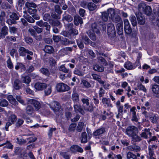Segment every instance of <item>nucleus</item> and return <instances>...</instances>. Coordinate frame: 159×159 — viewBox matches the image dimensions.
I'll list each match as a JSON object with an SVG mask.
<instances>
[{
    "label": "nucleus",
    "mask_w": 159,
    "mask_h": 159,
    "mask_svg": "<svg viewBox=\"0 0 159 159\" xmlns=\"http://www.w3.org/2000/svg\"><path fill=\"white\" fill-rule=\"evenodd\" d=\"M2 27L0 32V39L2 37L3 38L8 34V27L5 25V23L1 22L0 23V28Z\"/></svg>",
    "instance_id": "nucleus-8"
},
{
    "label": "nucleus",
    "mask_w": 159,
    "mask_h": 159,
    "mask_svg": "<svg viewBox=\"0 0 159 159\" xmlns=\"http://www.w3.org/2000/svg\"><path fill=\"white\" fill-rule=\"evenodd\" d=\"M138 23L140 25H143L145 22V17L139 15L137 16Z\"/></svg>",
    "instance_id": "nucleus-31"
},
{
    "label": "nucleus",
    "mask_w": 159,
    "mask_h": 159,
    "mask_svg": "<svg viewBox=\"0 0 159 159\" xmlns=\"http://www.w3.org/2000/svg\"><path fill=\"white\" fill-rule=\"evenodd\" d=\"M107 34L111 37L116 36V32L114 25L112 23H108L107 27Z\"/></svg>",
    "instance_id": "nucleus-6"
},
{
    "label": "nucleus",
    "mask_w": 159,
    "mask_h": 159,
    "mask_svg": "<svg viewBox=\"0 0 159 159\" xmlns=\"http://www.w3.org/2000/svg\"><path fill=\"white\" fill-rule=\"evenodd\" d=\"M7 99L9 102L15 106L18 105V102L16 100V99L13 97L12 95H9L8 96Z\"/></svg>",
    "instance_id": "nucleus-26"
},
{
    "label": "nucleus",
    "mask_w": 159,
    "mask_h": 159,
    "mask_svg": "<svg viewBox=\"0 0 159 159\" xmlns=\"http://www.w3.org/2000/svg\"><path fill=\"white\" fill-rule=\"evenodd\" d=\"M28 102L30 104H32L34 107L36 111L38 110L41 107V104L38 100L31 99L28 100Z\"/></svg>",
    "instance_id": "nucleus-9"
},
{
    "label": "nucleus",
    "mask_w": 159,
    "mask_h": 159,
    "mask_svg": "<svg viewBox=\"0 0 159 159\" xmlns=\"http://www.w3.org/2000/svg\"><path fill=\"white\" fill-rule=\"evenodd\" d=\"M84 125V123L79 122L77 127L76 130L79 132H81L83 129V127Z\"/></svg>",
    "instance_id": "nucleus-46"
},
{
    "label": "nucleus",
    "mask_w": 159,
    "mask_h": 159,
    "mask_svg": "<svg viewBox=\"0 0 159 159\" xmlns=\"http://www.w3.org/2000/svg\"><path fill=\"white\" fill-rule=\"evenodd\" d=\"M73 73L79 76H84V74L82 71L78 69L75 68L73 71Z\"/></svg>",
    "instance_id": "nucleus-43"
},
{
    "label": "nucleus",
    "mask_w": 159,
    "mask_h": 159,
    "mask_svg": "<svg viewBox=\"0 0 159 159\" xmlns=\"http://www.w3.org/2000/svg\"><path fill=\"white\" fill-rule=\"evenodd\" d=\"M124 67L128 70H132L135 68V66H134L133 63L129 61H127L124 64Z\"/></svg>",
    "instance_id": "nucleus-18"
},
{
    "label": "nucleus",
    "mask_w": 159,
    "mask_h": 159,
    "mask_svg": "<svg viewBox=\"0 0 159 159\" xmlns=\"http://www.w3.org/2000/svg\"><path fill=\"white\" fill-rule=\"evenodd\" d=\"M34 108L31 106L29 105L26 107V112L28 115H32L34 112Z\"/></svg>",
    "instance_id": "nucleus-41"
},
{
    "label": "nucleus",
    "mask_w": 159,
    "mask_h": 159,
    "mask_svg": "<svg viewBox=\"0 0 159 159\" xmlns=\"http://www.w3.org/2000/svg\"><path fill=\"white\" fill-rule=\"evenodd\" d=\"M128 149L131 151H135L137 152L139 151L140 149V147L136 145H130L128 147Z\"/></svg>",
    "instance_id": "nucleus-24"
},
{
    "label": "nucleus",
    "mask_w": 159,
    "mask_h": 159,
    "mask_svg": "<svg viewBox=\"0 0 159 159\" xmlns=\"http://www.w3.org/2000/svg\"><path fill=\"white\" fill-rule=\"evenodd\" d=\"M150 129H149L145 128L142 130L143 132L141 134V136L142 137L144 138L145 139H147L148 138V135L149 134L150 137L152 136V133L150 132Z\"/></svg>",
    "instance_id": "nucleus-14"
},
{
    "label": "nucleus",
    "mask_w": 159,
    "mask_h": 159,
    "mask_svg": "<svg viewBox=\"0 0 159 159\" xmlns=\"http://www.w3.org/2000/svg\"><path fill=\"white\" fill-rule=\"evenodd\" d=\"M109 16L108 14L106 12H104L102 13V18L104 21H107L108 18Z\"/></svg>",
    "instance_id": "nucleus-48"
},
{
    "label": "nucleus",
    "mask_w": 159,
    "mask_h": 159,
    "mask_svg": "<svg viewBox=\"0 0 159 159\" xmlns=\"http://www.w3.org/2000/svg\"><path fill=\"white\" fill-rule=\"evenodd\" d=\"M15 69L16 70H18L20 69L21 71H24L25 70V66L21 63H17L15 66Z\"/></svg>",
    "instance_id": "nucleus-28"
},
{
    "label": "nucleus",
    "mask_w": 159,
    "mask_h": 159,
    "mask_svg": "<svg viewBox=\"0 0 159 159\" xmlns=\"http://www.w3.org/2000/svg\"><path fill=\"white\" fill-rule=\"evenodd\" d=\"M111 19L113 22L116 23H121L123 22L121 18L118 15H116L112 18Z\"/></svg>",
    "instance_id": "nucleus-25"
},
{
    "label": "nucleus",
    "mask_w": 159,
    "mask_h": 159,
    "mask_svg": "<svg viewBox=\"0 0 159 159\" xmlns=\"http://www.w3.org/2000/svg\"><path fill=\"white\" fill-rule=\"evenodd\" d=\"M82 83L84 85L86 88H89L91 87V84H90L86 80H83L81 81Z\"/></svg>",
    "instance_id": "nucleus-62"
},
{
    "label": "nucleus",
    "mask_w": 159,
    "mask_h": 159,
    "mask_svg": "<svg viewBox=\"0 0 159 159\" xmlns=\"http://www.w3.org/2000/svg\"><path fill=\"white\" fill-rule=\"evenodd\" d=\"M56 89L58 92H62L68 90L70 88L67 85L63 83L57 84L56 86Z\"/></svg>",
    "instance_id": "nucleus-7"
},
{
    "label": "nucleus",
    "mask_w": 159,
    "mask_h": 159,
    "mask_svg": "<svg viewBox=\"0 0 159 159\" xmlns=\"http://www.w3.org/2000/svg\"><path fill=\"white\" fill-rule=\"evenodd\" d=\"M107 13L108 14L109 17L111 18V19L116 15L114 10L112 8L108 9Z\"/></svg>",
    "instance_id": "nucleus-39"
},
{
    "label": "nucleus",
    "mask_w": 159,
    "mask_h": 159,
    "mask_svg": "<svg viewBox=\"0 0 159 159\" xmlns=\"http://www.w3.org/2000/svg\"><path fill=\"white\" fill-rule=\"evenodd\" d=\"M59 70L65 73L69 72V69L66 68L64 65H61L59 67Z\"/></svg>",
    "instance_id": "nucleus-53"
},
{
    "label": "nucleus",
    "mask_w": 159,
    "mask_h": 159,
    "mask_svg": "<svg viewBox=\"0 0 159 159\" xmlns=\"http://www.w3.org/2000/svg\"><path fill=\"white\" fill-rule=\"evenodd\" d=\"M61 34L64 36L68 38H71V34L70 30L68 31H63L61 33Z\"/></svg>",
    "instance_id": "nucleus-54"
},
{
    "label": "nucleus",
    "mask_w": 159,
    "mask_h": 159,
    "mask_svg": "<svg viewBox=\"0 0 159 159\" xmlns=\"http://www.w3.org/2000/svg\"><path fill=\"white\" fill-rule=\"evenodd\" d=\"M28 31L31 35L34 37L37 40H39L40 39V35H39V37L36 35L37 34L35 30L30 28L29 29Z\"/></svg>",
    "instance_id": "nucleus-23"
},
{
    "label": "nucleus",
    "mask_w": 159,
    "mask_h": 159,
    "mask_svg": "<svg viewBox=\"0 0 159 159\" xmlns=\"http://www.w3.org/2000/svg\"><path fill=\"white\" fill-rule=\"evenodd\" d=\"M34 87L36 90L42 91L47 87V84L45 83L37 82L35 84Z\"/></svg>",
    "instance_id": "nucleus-12"
},
{
    "label": "nucleus",
    "mask_w": 159,
    "mask_h": 159,
    "mask_svg": "<svg viewBox=\"0 0 159 159\" xmlns=\"http://www.w3.org/2000/svg\"><path fill=\"white\" fill-rule=\"evenodd\" d=\"M130 19L132 25L134 26H136L137 24V22L135 16L131 15L130 16Z\"/></svg>",
    "instance_id": "nucleus-47"
},
{
    "label": "nucleus",
    "mask_w": 159,
    "mask_h": 159,
    "mask_svg": "<svg viewBox=\"0 0 159 159\" xmlns=\"http://www.w3.org/2000/svg\"><path fill=\"white\" fill-rule=\"evenodd\" d=\"M16 98L17 100L21 104L23 105H25L24 101L22 99L20 96L17 95Z\"/></svg>",
    "instance_id": "nucleus-60"
},
{
    "label": "nucleus",
    "mask_w": 159,
    "mask_h": 159,
    "mask_svg": "<svg viewBox=\"0 0 159 159\" xmlns=\"http://www.w3.org/2000/svg\"><path fill=\"white\" fill-rule=\"evenodd\" d=\"M99 32L96 24L95 23H93L92 24V29L89 30L87 33L90 39L94 41L96 39V36L95 33L98 34Z\"/></svg>",
    "instance_id": "nucleus-3"
},
{
    "label": "nucleus",
    "mask_w": 159,
    "mask_h": 159,
    "mask_svg": "<svg viewBox=\"0 0 159 159\" xmlns=\"http://www.w3.org/2000/svg\"><path fill=\"white\" fill-rule=\"evenodd\" d=\"M28 12L30 15L36 14L37 12V10L36 8H28Z\"/></svg>",
    "instance_id": "nucleus-56"
},
{
    "label": "nucleus",
    "mask_w": 159,
    "mask_h": 159,
    "mask_svg": "<svg viewBox=\"0 0 159 159\" xmlns=\"http://www.w3.org/2000/svg\"><path fill=\"white\" fill-rule=\"evenodd\" d=\"M74 107L75 111L76 113L80 112L83 115L84 113L81 106L78 102L74 103Z\"/></svg>",
    "instance_id": "nucleus-13"
},
{
    "label": "nucleus",
    "mask_w": 159,
    "mask_h": 159,
    "mask_svg": "<svg viewBox=\"0 0 159 159\" xmlns=\"http://www.w3.org/2000/svg\"><path fill=\"white\" fill-rule=\"evenodd\" d=\"M20 83V81L18 79H16L14 81L13 87L16 90H18L20 88L19 84Z\"/></svg>",
    "instance_id": "nucleus-40"
},
{
    "label": "nucleus",
    "mask_w": 159,
    "mask_h": 159,
    "mask_svg": "<svg viewBox=\"0 0 159 159\" xmlns=\"http://www.w3.org/2000/svg\"><path fill=\"white\" fill-rule=\"evenodd\" d=\"M44 93L46 95H49L52 92V88L51 86H48L45 88Z\"/></svg>",
    "instance_id": "nucleus-50"
},
{
    "label": "nucleus",
    "mask_w": 159,
    "mask_h": 159,
    "mask_svg": "<svg viewBox=\"0 0 159 159\" xmlns=\"http://www.w3.org/2000/svg\"><path fill=\"white\" fill-rule=\"evenodd\" d=\"M10 17L11 19L16 21L19 19V17L17 14L14 12L12 13L11 15L10 16Z\"/></svg>",
    "instance_id": "nucleus-55"
},
{
    "label": "nucleus",
    "mask_w": 159,
    "mask_h": 159,
    "mask_svg": "<svg viewBox=\"0 0 159 159\" xmlns=\"http://www.w3.org/2000/svg\"><path fill=\"white\" fill-rule=\"evenodd\" d=\"M8 104V102L3 98L0 99V106L2 107H6Z\"/></svg>",
    "instance_id": "nucleus-44"
},
{
    "label": "nucleus",
    "mask_w": 159,
    "mask_h": 159,
    "mask_svg": "<svg viewBox=\"0 0 159 159\" xmlns=\"http://www.w3.org/2000/svg\"><path fill=\"white\" fill-rule=\"evenodd\" d=\"M19 52L20 56H25L26 54H28L30 55H33V52L31 51L25 49L24 47H20L19 49Z\"/></svg>",
    "instance_id": "nucleus-10"
},
{
    "label": "nucleus",
    "mask_w": 159,
    "mask_h": 159,
    "mask_svg": "<svg viewBox=\"0 0 159 159\" xmlns=\"http://www.w3.org/2000/svg\"><path fill=\"white\" fill-rule=\"evenodd\" d=\"M25 6L28 8H36V5L33 2H26L25 4Z\"/></svg>",
    "instance_id": "nucleus-42"
},
{
    "label": "nucleus",
    "mask_w": 159,
    "mask_h": 159,
    "mask_svg": "<svg viewBox=\"0 0 159 159\" xmlns=\"http://www.w3.org/2000/svg\"><path fill=\"white\" fill-rule=\"evenodd\" d=\"M93 69L96 71L102 72L104 70V67L101 64H95L93 66Z\"/></svg>",
    "instance_id": "nucleus-19"
},
{
    "label": "nucleus",
    "mask_w": 159,
    "mask_h": 159,
    "mask_svg": "<svg viewBox=\"0 0 159 159\" xmlns=\"http://www.w3.org/2000/svg\"><path fill=\"white\" fill-rule=\"evenodd\" d=\"M72 51V48L70 47H66L61 50L60 51H59V54L61 56H63L64 55V54H63L62 53H65V52L66 51Z\"/></svg>",
    "instance_id": "nucleus-37"
},
{
    "label": "nucleus",
    "mask_w": 159,
    "mask_h": 159,
    "mask_svg": "<svg viewBox=\"0 0 159 159\" xmlns=\"http://www.w3.org/2000/svg\"><path fill=\"white\" fill-rule=\"evenodd\" d=\"M157 147V146L154 144L149 145L148 146V155L147 156L148 159H157L154 153V149H156Z\"/></svg>",
    "instance_id": "nucleus-4"
},
{
    "label": "nucleus",
    "mask_w": 159,
    "mask_h": 159,
    "mask_svg": "<svg viewBox=\"0 0 159 159\" xmlns=\"http://www.w3.org/2000/svg\"><path fill=\"white\" fill-rule=\"evenodd\" d=\"M49 62L50 65L53 66L56 64V62L55 59L52 57H50L49 59Z\"/></svg>",
    "instance_id": "nucleus-64"
},
{
    "label": "nucleus",
    "mask_w": 159,
    "mask_h": 159,
    "mask_svg": "<svg viewBox=\"0 0 159 159\" xmlns=\"http://www.w3.org/2000/svg\"><path fill=\"white\" fill-rule=\"evenodd\" d=\"M105 128L104 127H101L98 129L94 131L93 133V135L95 137V138H97L99 137L102 136L105 132Z\"/></svg>",
    "instance_id": "nucleus-11"
},
{
    "label": "nucleus",
    "mask_w": 159,
    "mask_h": 159,
    "mask_svg": "<svg viewBox=\"0 0 159 159\" xmlns=\"http://www.w3.org/2000/svg\"><path fill=\"white\" fill-rule=\"evenodd\" d=\"M144 12L146 15H150L152 12L151 7L148 6H146L144 10Z\"/></svg>",
    "instance_id": "nucleus-38"
},
{
    "label": "nucleus",
    "mask_w": 159,
    "mask_h": 159,
    "mask_svg": "<svg viewBox=\"0 0 159 159\" xmlns=\"http://www.w3.org/2000/svg\"><path fill=\"white\" fill-rule=\"evenodd\" d=\"M70 149L71 151L73 153H75L77 152H83V150L81 147L76 145H72L70 147Z\"/></svg>",
    "instance_id": "nucleus-15"
},
{
    "label": "nucleus",
    "mask_w": 159,
    "mask_h": 159,
    "mask_svg": "<svg viewBox=\"0 0 159 159\" xmlns=\"http://www.w3.org/2000/svg\"><path fill=\"white\" fill-rule=\"evenodd\" d=\"M124 30L125 33L127 34H130L132 32L130 25L124 27Z\"/></svg>",
    "instance_id": "nucleus-58"
},
{
    "label": "nucleus",
    "mask_w": 159,
    "mask_h": 159,
    "mask_svg": "<svg viewBox=\"0 0 159 159\" xmlns=\"http://www.w3.org/2000/svg\"><path fill=\"white\" fill-rule=\"evenodd\" d=\"M138 89L139 90L143 91L144 93L147 92V90L145 87L141 84H137Z\"/></svg>",
    "instance_id": "nucleus-45"
},
{
    "label": "nucleus",
    "mask_w": 159,
    "mask_h": 159,
    "mask_svg": "<svg viewBox=\"0 0 159 159\" xmlns=\"http://www.w3.org/2000/svg\"><path fill=\"white\" fill-rule=\"evenodd\" d=\"M137 128L134 126H129L125 130V134L129 137H134L136 135Z\"/></svg>",
    "instance_id": "nucleus-5"
},
{
    "label": "nucleus",
    "mask_w": 159,
    "mask_h": 159,
    "mask_svg": "<svg viewBox=\"0 0 159 159\" xmlns=\"http://www.w3.org/2000/svg\"><path fill=\"white\" fill-rule=\"evenodd\" d=\"M80 36H81L82 40L84 42L85 44L86 45H88L90 43L91 40L89 39L87 36L81 34L80 35Z\"/></svg>",
    "instance_id": "nucleus-29"
},
{
    "label": "nucleus",
    "mask_w": 159,
    "mask_h": 159,
    "mask_svg": "<svg viewBox=\"0 0 159 159\" xmlns=\"http://www.w3.org/2000/svg\"><path fill=\"white\" fill-rule=\"evenodd\" d=\"M43 27L45 28V29L46 30L47 33L49 34L51 26L47 22H44Z\"/></svg>",
    "instance_id": "nucleus-51"
},
{
    "label": "nucleus",
    "mask_w": 159,
    "mask_h": 159,
    "mask_svg": "<svg viewBox=\"0 0 159 159\" xmlns=\"http://www.w3.org/2000/svg\"><path fill=\"white\" fill-rule=\"evenodd\" d=\"M92 76L94 80L98 81L100 84H104V81L102 80L100 75L95 74H92Z\"/></svg>",
    "instance_id": "nucleus-22"
},
{
    "label": "nucleus",
    "mask_w": 159,
    "mask_h": 159,
    "mask_svg": "<svg viewBox=\"0 0 159 159\" xmlns=\"http://www.w3.org/2000/svg\"><path fill=\"white\" fill-rule=\"evenodd\" d=\"M105 91L102 88H100L98 92L99 96L100 98L103 97L105 93Z\"/></svg>",
    "instance_id": "nucleus-61"
},
{
    "label": "nucleus",
    "mask_w": 159,
    "mask_h": 159,
    "mask_svg": "<svg viewBox=\"0 0 159 159\" xmlns=\"http://www.w3.org/2000/svg\"><path fill=\"white\" fill-rule=\"evenodd\" d=\"M60 155L65 159H70V156L66 152H61L60 153Z\"/></svg>",
    "instance_id": "nucleus-49"
},
{
    "label": "nucleus",
    "mask_w": 159,
    "mask_h": 159,
    "mask_svg": "<svg viewBox=\"0 0 159 159\" xmlns=\"http://www.w3.org/2000/svg\"><path fill=\"white\" fill-rule=\"evenodd\" d=\"M87 8L91 11L94 10L97 8L96 5L92 2H90L88 3Z\"/></svg>",
    "instance_id": "nucleus-36"
},
{
    "label": "nucleus",
    "mask_w": 159,
    "mask_h": 159,
    "mask_svg": "<svg viewBox=\"0 0 159 159\" xmlns=\"http://www.w3.org/2000/svg\"><path fill=\"white\" fill-rule=\"evenodd\" d=\"M16 116L14 114L11 115L9 117L8 121H10L13 124L16 121Z\"/></svg>",
    "instance_id": "nucleus-52"
},
{
    "label": "nucleus",
    "mask_w": 159,
    "mask_h": 159,
    "mask_svg": "<svg viewBox=\"0 0 159 159\" xmlns=\"http://www.w3.org/2000/svg\"><path fill=\"white\" fill-rule=\"evenodd\" d=\"M21 80L23 83L29 84L31 81V79L28 76H21Z\"/></svg>",
    "instance_id": "nucleus-30"
},
{
    "label": "nucleus",
    "mask_w": 159,
    "mask_h": 159,
    "mask_svg": "<svg viewBox=\"0 0 159 159\" xmlns=\"http://www.w3.org/2000/svg\"><path fill=\"white\" fill-rule=\"evenodd\" d=\"M40 72L43 74L46 75H48L49 72L48 69L45 68H41L40 70Z\"/></svg>",
    "instance_id": "nucleus-59"
},
{
    "label": "nucleus",
    "mask_w": 159,
    "mask_h": 159,
    "mask_svg": "<svg viewBox=\"0 0 159 159\" xmlns=\"http://www.w3.org/2000/svg\"><path fill=\"white\" fill-rule=\"evenodd\" d=\"M74 22L75 25L77 26L79 24L81 25L83 23L82 19L79 16H75L74 17Z\"/></svg>",
    "instance_id": "nucleus-20"
},
{
    "label": "nucleus",
    "mask_w": 159,
    "mask_h": 159,
    "mask_svg": "<svg viewBox=\"0 0 159 159\" xmlns=\"http://www.w3.org/2000/svg\"><path fill=\"white\" fill-rule=\"evenodd\" d=\"M116 30L117 34L120 35L123 33V22L121 23H117L116 25Z\"/></svg>",
    "instance_id": "nucleus-21"
},
{
    "label": "nucleus",
    "mask_w": 159,
    "mask_h": 159,
    "mask_svg": "<svg viewBox=\"0 0 159 159\" xmlns=\"http://www.w3.org/2000/svg\"><path fill=\"white\" fill-rule=\"evenodd\" d=\"M81 101L83 104H85L86 107H85V110L92 112L93 110V105L89 103V100L90 98L84 94H82Z\"/></svg>",
    "instance_id": "nucleus-2"
},
{
    "label": "nucleus",
    "mask_w": 159,
    "mask_h": 159,
    "mask_svg": "<svg viewBox=\"0 0 159 159\" xmlns=\"http://www.w3.org/2000/svg\"><path fill=\"white\" fill-rule=\"evenodd\" d=\"M80 138L81 143H85L87 142V134L85 132H83L82 133Z\"/></svg>",
    "instance_id": "nucleus-33"
},
{
    "label": "nucleus",
    "mask_w": 159,
    "mask_h": 159,
    "mask_svg": "<svg viewBox=\"0 0 159 159\" xmlns=\"http://www.w3.org/2000/svg\"><path fill=\"white\" fill-rule=\"evenodd\" d=\"M102 102L105 106L111 107H113L109 98H103L102 99Z\"/></svg>",
    "instance_id": "nucleus-17"
},
{
    "label": "nucleus",
    "mask_w": 159,
    "mask_h": 159,
    "mask_svg": "<svg viewBox=\"0 0 159 159\" xmlns=\"http://www.w3.org/2000/svg\"><path fill=\"white\" fill-rule=\"evenodd\" d=\"M18 30V29L15 27H9V31L10 33H16Z\"/></svg>",
    "instance_id": "nucleus-63"
},
{
    "label": "nucleus",
    "mask_w": 159,
    "mask_h": 159,
    "mask_svg": "<svg viewBox=\"0 0 159 159\" xmlns=\"http://www.w3.org/2000/svg\"><path fill=\"white\" fill-rule=\"evenodd\" d=\"M44 50L46 52L51 54L54 52V49L52 46L47 45L45 47Z\"/></svg>",
    "instance_id": "nucleus-27"
},
{
    "label": "nucleus",
    "mask_w": 159,
    "mask_h": 159,
    "mask_svg": "<svg viewBox=\"0 0 159 159\" xmlns=\"http://www.w3.org/2000/svg\"><path fill=\"white\" fill-rule=\"evenodd\" d=\"M50 108L52 109L55 114L58 116L62 117L63 114V110L61 108V106L57 101H53L51 105H49Z\"/></svg>",
    "instance_id": "nucleus-1"
},
{
    "label": "nucleus",
    "mask_w": 159,
    "mask_h": 159,
    "mask_svg": "<svg viewBox=\"0 0 159 159\" xmlns=\"http://www.w3.org/2000/svg\"><path fill=\"white\" fill-rule=\"evenodd\" d=\"M62 20H66L68 22H71L73 20L72 17L68 14H64L62 17Z\"/></svg>",
    "instance_id": "nucleus-35"
},
{
    "label": "nucleus",
    "mask_w": 159,
    "mask_h": 159,
    "mask_svg": "<svg viewBox=\"0 0 159 159\" xmlns=\"http://www.w3.org/2000/svg\"><path fill=\"white\" fill-rule=\"evenodd\" d=\"M127 159H137L136 155L131 152H128L126 154Z\"/></svg>",
    "instance_id": "nucleus-34"
},
{
    "label": "nucleus",
    "mask_w": 159,
    "mask_h": 159,
    "mask_svg": "<svg viewBox=\"0 0 159 159\" xmlns=\"http://www.w3.org/2000/svg\"><path fill=\"white\" fill-rule=\"evenodd\" d=\"M71 99L74 102V103L78 102L79 101V95L76 92L75 89H74L73 93L72 94Z\"/></svg>",
    "instance_id": "nucleus-16"
},
{
    "label": "nucleus",
    "mask_w": 159,
    "mask_h": 159,
    "mask_svg": "<svg viewBox=\"0 0 159 159\" xmlns=\"http://www.w3.org/2000/svg\"><path fill=\"white\" fill-rule=\"evenodd\" d=\"M7 67L9 69H12L13 68V64L11 61L10 57H9L7 61Z\"/></svg>",
    "instance_id": "nucleus-57"
},
{
    "label": "nucleus",
    "mask_w": 159,
    "mask_h": 159,
    "mask_svg": "<svg viewBox=\"0 0 159 159\" xmlns=\"http://www.w3.org/2000/svg\"><path fill=\"white\" fill-rule=\"evenodd\" d=\"M152 89L153 92L155 94H159V85L155 84L152 85Z\"/></svg>",
    "instance_id": "nucleus-32"
}]
</instances>
